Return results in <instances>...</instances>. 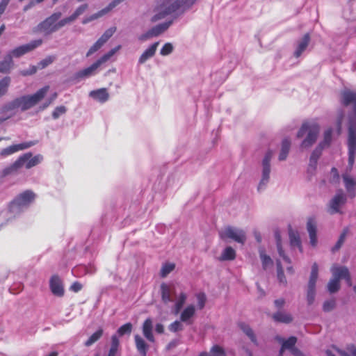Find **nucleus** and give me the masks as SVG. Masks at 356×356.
Instances as JSON below:
<instances>
[{
	"instance_id": "obj_1",
	"label": "nucleus",
	"mask_w": 356,
	"mask_h": 356,
	"mask_svg": "<svg viewBox=\"0 0 356 356\" xmlns=\"http://www.w3.org/2000/svg\"><path fill=\"white\" fill-rule=\"evenodd\" d=\"M49 90V86H46L31 95L19 97L3 106L0 110V114H2V116L0 117V124L12 117L13 115V111L15 108L26 111L33 107L44 97Z\"/></svg>"
},
{
	"instance_id": "obj_2",
	"label": "nucleus",
	"mask_w": 356,
	"mask_h": 356,
	"mask_svg": "<svg viewBox=\"0 0 356 356\" xmlns=\"http://www.w3.org/2000/svg\"><path fill=\"white\" fill-rule=\"evenodd\" d=\"M196 0H159L152 10L150 19L154 23L170 15H181L188 10Z\"/></svg>"
},
{
	"instance_id": "obj_3",
	"label": "nucleus",
	"mask_w": 356,
	"mask_h": 356,
	"mask_svg": "<svg viewBox=\"0 0 356 356\" xmlns=\"http://www.w3.org/2000/svg\"><path fill=\"white\" fill-rule=\"evenodd\" d=\"M341 102L345 106H353V113L349 116L348 142L350 146V163L353 161L354 148L356 142V93L345 90L341 95Z\"/></svg>"
},
{
	"instance_id": "obj_4",
	"label": "nucleus",
	"mask_w": 356,
	"mask_h": 356,
	"mask_svg": "<svg viewBox=\"0 0 356 356\" xmlns=\"http://www.w3.org/2000/svg\"><path fill=\"white\" fill-rule=\"evenodd\" d=\"M61 12H55L49 17L41 22L35 27V33H42L44 35H49L67 25L65 18L61 19Z\"/></svg>"
},
{
	"instance_id": "obj_5",
	"label": "nucleus",
	"mask_w": 356,
	"mask_h": 356,
	"mask_svg": "<svg viewBox=\"0 0 356 356\" xmlns=\"http://www.w3.org/2000/svg\"><path fill=\"white\" fill-rule=\"evenodd\" d=\"M320 131V126L314 120H307L302 123L297 133V138H305L300 144V147L307 149L310 147L316 140Z\"/></svg>"
},
{
	"instance_id": "obj_6",
	"label": "nucleus",
	"mask_w": 356,
	"mask_h": 356,
	"mask_svg": "<svg viewBox=\"0 0 356 356\" xmlns=\"http://www.w3.org/2000/svg\"><path fill=\"white\" fill-rule=\"evenodd\" d=\"M35 194L31 191H26L15 197L8 205V211L14 216L19 215L28 208L33 202Z\"/></svg>"
},
{
	"instance_id": "obj_7",
	"label": "nucleus",
	"mask_w": 356,
	"mask_h": 356,
	"mask_svg": "<svg viewBox=\"0 0 356 356\" xmlns=\"http://www.w3.org/2000/svg\"><path fill=\"white\" fill-rule=\"evenodd\" d=\"M331 272L332 278L327 284V289L330 293H335L339 289V280L341 279H345L348 284L350 285V278L347 268L334 264L331 268Z\"/></svg>"
},
{
	"instance_id": "obj_8",
	"label": "nucleus",
	"mask_w": 356,
	"mask_h": 356,
	"mask_svg": "<svg viewBox=\"0 0 356 356\" xmlns=\"http://www.w3.org/2000/svg\"><path fill=\"white\" fill-rule=\"evenodd\" d=\"M350 146L348 145V164L346 168V171L342 175V180L347 193L346 195L349 197L353 198L356 196V178L351 175L350 172L353 169L356 156V142L355 147L354 148L353 161L351 164L350 163Z\"/></svg>"
},
{
	"instance_id": "obj_9",
	"label": "nucleus",
	"mask_w": 356,
	"mask_h": 356,
	"mask_svg": "<svg viewBox=\"0 0 356 356\" xmlns=\"http://www.w3.org/2000/svg\"><path fill=\"white\" fill-rule=\"evenodd\" d=\"M273 152L268 150L266 154L261 162V178L258 184L257 190L263 191L266 189L270 179L271 165L270 161L273 158Z\"/></svg>"
},
{
	"instance_id": "obj_10",
	"label": "nucleus",
	"mask_w": 356,
	"mask_h": 356,
	"mask_svg": "<svg viewBox=\"0 0 356 356\" xmlns=\"http://www.w3.org/2000/svg\"><path fill=\"white\" fill-rule=\"evenodd\" d=\"M220 236L222 238H231L234 241L244 244L246 241L245 232L241 229L227 227L220 232Z\"/></svg>"
},
{
	"instance_id": "obj_11",
	"label": "nucleus",
	"mask_w": 356,
	"mask_h": 356,
	"mask_svg": "<svg viewBox=\"0 0 356 356\" xmlns=\"http://www.w3.org/2000/svg\"><path fill=\"white\" fill-rule=\"evenodd\" d=\"M347 197L348 196L342 190H339L329 202V213L330 214L341 213V208L346 204Z\"/></svg>"
},
{
	"instance_id": "obj_12",
	"label": "nucleus",
	"mask_w": 356,
	"mask_h": 356,
	"mask_svg": "<svg viewBox=\"0 0 356 356\" xmlns=\"http://www.w3.org/2000/svg\"><path fill=\"white\" fill-rule=\"evenodd\" d=\"M318 275V266L314 263L312 266L311 274L308 282V288L307 293V300L309 305H312L315 298L316 282Z\"/></svg>"
},
{
	"instance_id": "obj_13",
	"label": "nucleus",
	"mask_w": 356,
	"mask_h": 356,
	"mask_svg": "<svg viewBox=\"0 0 356 356\" xmlns=\"http://www.w3.org/2000/svg\"><path fill=\"white\" fill-rule=\"evenodd\" d=\"M17 160L20 161L21 168L25 167L26 169H30L40 163L43 160V156L41 154L33 156L31 153H26L20 156Z\"/></svg>"
},
{
	"instance_id": "obj_14",
	"label": "nucleus",
	"mask_w": 356,
	"mask_h": 356,
	"mask_svg": "<svg viewBox=\"0 0 356 356\" xmlns=\"http://www.w3.org/2000/svg\"><path fill=\"white\" fill-rule=\"evenodd\" d=\"M38 143V140H31L28 142H24L17 145H13L2 149L0 152V155L3 157H6L19 151H22L28 149L32 146H34Z\"/></svg>"
},
{
	"instance_id": "obj_15",
	"label": "nucleus",
	"mask_w": 356,
	"mask_h": 356,
	"mask_svg": "<svg viewBox=\"0 0 356 356\" xmlns=\"http://www.w3.org/2000/svg\"><path fill=\"white\" fill-rule=\"evenodd\" d=\"M42 42V40H37L31 42L29 44H26L22 46H19L13 51H11L8 54H11V58L13 59V57H20L23 56L24 54L32 51L35 48L39 47Z\"/></svg>"
},
{
	"instance_id": "obj_16",
	"label": "nucleus",
	"mask_w": 356,
	"mask_h": 356,
	"mask_svg": "<svg viewBox=\"0 0 356 356\" xmlns=\"http://www.w3.org/2000/svg\"><path fill=\"white\" fill-rule=\"evenodd\" d=\"M177 292V289L175 284L163 283L161 285V298L165 303L173 302Z\"/></svg>"
},
{
	"instance_id": "obj_17",
	"label": "nucleus",
	"mask_w": 356,
	"mask_h": 356,
	"mask_svg": "<svg viewBox=\"0 0 356 356\" xmlns=\"http://www.w3.org/2000/svg\"><path fill=\"white\" fill-rule=\"evenodd\" d=\"M338 353L341 356H356V346L353 344H348L344 350L333 346L332 349L326 351L327 356H336Z\"/></svg>"
},
{
	"instance_id": "obj_18",
	"label": "nucleus",
	"mask_w": 356,
	"mask_h": 356,
	"mask_svg": "<svg viewBox=\"0 0 356 356\" xmlns=\"http://www.w3.org/2000/svg\"><path fill=\"white\" fill-rule=\"evenodd\" d=\"M49 287L52 293L58 297L64 295V286L63 281L58 275H53L49 280Z\"/></svg>"
},
{
	"instance_id": "obj_19",
	"label": "nucleus",
	"mask_w": 356,
	"mask_h": 356,
	"mask_svg": "<svg viewBox=\"0 0 356 356\" xmlns=\"http://www.w3.org/2000/svg\"><path fill=\"white\" fill-rule=\"evenodd\" d=\"M159 44V42H156L151 44L147 49H145L139 57L138 64L143 65L149 59L152 58L155 55Z\"/></svg>"
},
{
	"instance_id": "obj_20",
	"label": "nucleus",
	"mask_w": 356,
	"mask_h": 356,
	"mask_svg": "<svg viewBox=\"0 0 356 356\" xmlns=\"http://www.w3.org/2000/svg\"><path fill=\"white\" fill-rule=\"evenodd\" d=\"M258 252L263 270H267L272 268L273 266V261L267 254L265 248L264 247H259Z\"/></svg>"
},
{
	"instance_id": "obj_21",
	"label": "nucleus",
	"mask_w": 356,
	"mask_h": 356,
	"mask_svg": "<svg viewBox=\"0 0 356 356\" xmlns=\"http://www.w3.org/2000/svg\"><path fill=\"white\" fill-rule=\"evenodd\" d=\"M307 230L309 236V243L312 246L317 245L316 222L313 218H309L307 222Z\"/></svg>"
},
{
	"instance_id": "obj_22",
	"label": "nucleus",
	"mask_w": 356,
	"mask_h": 356,
	"mask_svg": "<svg viewBox=\"0 0 356 356\" xmlns=\"http://www.w3.org/2000/svg\"><path fill=\"white\" fill-rule=\"evenodd\" d=\"M99 66L95 62L93 64H92L90 66L84 68L75 74L76 79H84L88 78L91 76H93L96 74L98 72Z\"/></svg>"
},
{
	"instance_id": "obj_23",
	"label": "nucleus",
	"mask_w": 356,
	"mask_h": 356,
	"mask_svg": "<svg viewBox=\"0 0 356 356\" xmlns=\"http://www.w3.org/2000/svg\"><path fill=\"white\" fill-rule=\"evenodd\" d=\"M89 96L100 103L106 102L109 98V94L106 88L92 90L90 92Z\"/></svg>"
},
{
	"instance_id": "obj_24",
	"label": "nucleus",
	"mask_w": 356,
	"mask_h": 356,
	"mask_svg": "<svg viewBox=\"0 0 356 356\" xmlns=\"http://www.w3.org/2000/svg\"><path fill=\"white\" fill-rule=\"evenodd\" d=\"M310 37L309 34H305L297 44V47L294 51V56L298 58L304 52L309 43Z\"/></svg>"
},
{
	"instance_id": "obj_25",
	"label": "nucleus",
	"mask_w": 356,
	"mask_h": 356,
	"mask_svg": "<svg viewBox=\"0 0 356 356\" xmlns=\"http://www.w3.org/2000/svg\"><path fill=\"white\" fill-rule=\"evenodd\" d=\"M321 154V147H316V149L312 153L309 159V163L308 167L309 173L313 174L315 172L317 166V161Z\"/></svg>"
},
{
	"instance_id": "obj_26",
	"label": "nucleus",
	"mask_w": 356,
	"mask_h": 356,
	"mask_svg": "<svg viewBox=\"0 0 356 356\" xmlns=\"http://www.w3.org/2000/svg\"><path fill=\"white\" fill-rule=\"evenodd\" d=\"M186 298L187 296L183 291H180L178 294L177 293H176V296L174 297V301L175 302L173 308V312L175 314H177L180 312L186 300Z\"/></svg>"
},
{
	"instance_id": "obj_27",
	"label": "nucleus",
	"mask_w": 356,
	"mask_h": 356,
	"mask_svg": "<svg viewBox=\"0 0 356 356\" xmlns=\"http://www.w3.org/2000/svg\"><path fill=\"white\" fill-rule=\"evenodd\" d=\"M195 307L193 305H188L181 313L180 320L182 322L191 324V318L195 315Z\"/></svg>"
},
{
	"instance_id": "obj_28",
	"label": "nucleus",
	"mask_w": 356,
	"mask_h": 356,
	"mask_svg": "<svg viewBox=\"0 0 356 356\" xmlns=\"http://www.w3.org/2000/svg\"><path fill=\"white\" fill-rule=\"evenodd\" d=\"M152 329V321L150 318L146 319L143 325V333L144 337L150 342L154 341Z\"/></svg>"
},
{
	"instance_id": "obj_29",
	"label": "nucleus",
	"mask_w": 356,
	"mask_h": 356,
	"mask_svg": "<svg viewBox=\"0 0 356 356\" xmlns=\"http://www.w3.org/2000/svg\"><path fill=\"white\" fill-rule=\"evenodd\" d=\"M88 8V4H81L71 15L65 17L67 24H71L74 22L80 15H83L87 10Z\"/></svg>"
},
{
	"instance_id": "obj_30",
	"label": "nucleus",
	"mask_w": 356,
	"mask_h": 356,
	"mask_svg": "<svg viewBox=\"0 0 356 356\" xmlns=\"http://www.w3.org/2000/svg\"><path fill=\"white\" fill-rule=\"evenodd\" d=\"M172 23V21L165 22L152 27L150 30L153 35L157 37L164 33L171 26Z\"/></svg>"
},
{
	"instance_id": "obj_31",
	"label": "nucleus",
	"mask_w": 356,
	"mask_h": 356,
	"mask_svg": "<svg viewBox=\"0 0 356 356\" xmlns=\"http://www.w3.org/2000/svg\"><path fill=\"white\" fill-rule=\"evenodd\" d=\"M120 341L116 335L111 337V344L107 356H120Z\"/></svg>"
},
{
	"instance_id": "obj_32",
	"label": "nucleus",
	"mask_w": 356,
	"mask_h": 356,
	"mask_svg": "<svg viewBox=\"0 0 356 356\" xmlns=\"http://www.w3.org/2000/svg\"><path fill=\"white\" fill-rule=\"evenodd\" d=\"M277 339L280 342H282V348L280 351V355H282L283 353V351L286 349L289 350L290 351L292 350V348H294V345L296 343V338L294 337H291L287 340L284 341L282 338L277 337Z\"/></svg>"
},
{
	"instance_id": "obj_33",
	"label": "nucleus",
	"mask_w": 356,
	"mask_h": 356,
	"mask_svg": "<svg viewBox=\"0 0 356 356\" xmlns=\"http://www.w3.org/2000/svg\"><path fill=\"white\" fill-rule=\"evenodd\" d=\"M135 343L138 351L143 355L146 356L147 345L145 340L138 334L135 335Z\"/></svg>"
},
{
	"instance_id": "obj_34",
	"label": "nucleus",
	"mask_w": 356,
	"mask_h": 356,
	"mask_svg": "<svg viewBox=\"0 0 356 356\" xmlns=\"http://www.w3.org/2000/svg\"><path fill=\"white\" fill-rule=\"evenodd\" d=\"M290 243L292 247H298L300 252L302 251L301 241L299 234L297 232L292 229L289 230V232Z\"/></svg>"
},
{
	"instance_id": "obj_35",
	"label": "nucleus",
	"mask_w": 356,
	"mask_h": 356,
	"mask_svg": "<svg viewBox=\"0 0 356 356\" xmlns=\"http://www.w3.org/2000/svg\"><path fill=\"white\" fill-rule=\"evenodd\" d=\"M275 238L277 249L280 257L282 258L283 261H284L287 264L289 265L291 264V259L284 253V251L282 248L281 238L278 233H276Z\"/></svg>"
},
{
	"instance_id": "obj_36",
	"label": "nucleus",
	"mask_w": 356,
	"mask_h": 356,
	"mask_svg": "<svg viewBox=\"0 0 356 356\" xmlns=\"http://www.w3.org/2000/svg\"><path fill=\"white\" fill-rule=\"evenodd\" d=\"M290 146L291 141L289 139L285 138L282 140V147L279 154L280 161H284L286 159L289 152Z\"/></svg>"
},
{
	"instance_id": "obj_37",
	"label": "nucleus",
	"mask_w": 356,
	"mask_h": 356,
	"mask_svg": "<svg viewBox=\"0 0 356 356\" xmlns=\"http://www.w3.org/2000/svg\"><path fill=\"white\" fill-rule=\"evenodd\" d=\"M19 162V161L16 160L13 164L5 168L1 172V177H4L8 175L16 173L19 169H21Z\"/></svg>"
},
{
	"instance_id": "obj_38",
	"label": "nucleus",
	"mask_w": 356,
	"mask_h": 356,
	"mask_svg": "<svg viewBox=\"0 0 356 356\" xmlns=\"http://www.w3.org/2000/svg\"><path fill=\"white\" fill-rule=\"evenodd\" d=\"M273 319L275 321L288 323L292 321V316L289 313L279 311L273 314Z\"/></svg>"
},
{
	"instance_id": "obj_39",
	"label": "nucleus",
	"mask_w": 356,
	"mask_h": 356,
	"mask_svg": "<svg viewBox=\"0 0 356 356\" xmlns=\"http://www.w3.org/2000/svg\"><path fill=\"white\" fill-rule=\"evenodd\" d=\"M13 65L11 54H8L4 60L0 62V72L6 73L10 71Z\"/></svg>"
},
{
	"instance_id": "obj_40",
	"label": "nucleus",
	"mask_w": 356,
	"mask_h": 356,
	"mask_svg": "<svg viewBox=\"0 0 356 356\" xmlns=\"http://www.w3.org/2000/svg\"><path fill=\"white\" fill-rule=\"evenodd\" d=\"M120 48L121 46L118 45V47L112 49L108 53L99 58L95 63L99 67H100L103 63L107 62Z\"/></svg>"
},
{
	"instance_id": "obj_41",
	"label": "nucleus",
	"mask_w": 356,
	"mask_h": 356,
	"mask_svg": "<svg viewBox=\"0 0 356 356\" xmlns=\"http://www.w3.org/2000/svg\"><path fill=\"white\" fill-rule=\"evenodd\" d=\"M120 48L121 46L118 45V47L112 49L108 53L99 58L95 63L99 67H100L103 63L107 62Z\"/></svg>"
},
{
	"instance_id": "obj_42",
	"label": "nucleus",
	"mask_w": 356,
	"mask_h": 356,
	"mask_svg": "<svg viewBox=\"0 0 356 356\" xmlns=\"http://www.w3.org/2000/svg\"><path fill=\"white\" fill-rule=\"evenodd\" d=\"M109 8H108L107 7L98 11L97 13H95V14H92L90 16H88V17H85L83 19V22L82 23L83 24H87V23H89L93 20H95L99 17H103L104 15H105L106 14H107L108 12H109Z\"/></svg>"
},
{
	"instance_id": "obj_43",
	"label": "nucleus",
	"mask_w": 356,
	"mask_h": 356,
	"mask_svg": "<svg viewBox=\"0 0 356 356\" xmlns=\"http://www.w3.org/2000/svg\"><path fill=\"white\" fill-rule=\"evenodd\" d=\"M236 257V252L232 247H227L222 252L220 260H233Z\"/></svg>"
},
{
	"instance_id": "obj_44",
	"label": "nucleus",
	"mask_w": 356,
	"mask_h": 356,
	"mask_svg": "<svg viewBox=\"0 0 356 356\" xmlns=\"http://www.w3.org/2000/svg\"><path fill=\"white\" fill-rule=\"evenodd\" d=\"M277 264V280L280 284H282L283 285H286L287 283L286 279L284 274L283 267L282 265V262L280 259H277L276 261Z\"/></svg>"
},
{
	"instance_id": "obj_45",
	"label": "nucleus",
	"mask_w": 356,
	"mask_h": 356,
	"mask_svg": "<svg viewBox=\"0 0 356 356\" xmlns=\"http://www.w3.org/2000/svg\"><path fill=\"white\" fill-rule=\"evenodd\" d=\"M332 129H328L324 132V138L323 140L316 147H321V151L322 152V149L329 146V145L331 143L332 140Z\"/></svg>"
},
{
	"instance_id": "obj_46",
	"label": "nucleus",
	"mask_w": 356,
	"mask_h": 356,
	"mask_svg": "<svg viewBox=\"0 0 356 356\" xmlns=\"http://www.w3.org/2000/svg\"><path fill=\"white\" fill-rule=\"evenodd\" d=\"M103 334V330L102 329L98 330L95 333H93L90 338L85 342V345L86 346H90L94 343H95L99 339L102 337Z\"/></svg>"
},
{
	"instance_id": "obj_47",
	"label": "nucleus",
	"mask_w": 356,
	"mask_h": 356,
	"mask_svg": "<svg viewBox=\"0 0 356 356\" xmlns=\"http://www.w3.org/2000/svg\"><path fill=\"white\" fill-rule=\"evenodd\" d=\"M10 83V78L8 76L0 80V97L6 93Z\"/></svg>"
},
{
	"instance_id": "obj_48",
	"label": "nucleus",
	"mask_w": 356,
	"mask_h": 356,
	"mask_svg": "<svg viewBox=\"0 0 356 356\" xmlns=\"http://www.w3.org/2000/svg\"><path fill=\"white\" fill-rule=\"evenodd\" d=\"M207 355L208 356H225V353L224 349L222 347H220L218 345H214L211 348L209 354L207 353Z\"/></svg>"
},
{
	"instance_id": "obj_49",
	"label": "nucleus",
	"mask_w": 356,
	"mask_h": 356,
	"mask_svg": "<svg viewBox=\"0 0 356 356\" xmlns=\"http://www.w3.org/2000/svg\"><path fill=\"white\" fill-rule=\"evenodd\" d=\"M175 265L172 263H166L163 265L161 269V276L166 277L170 273L175 269Z\"/></svg>"
},
{
	"instance_id": "obj_50",
	"label": "nucleus",
	"mask_w": 356,
	"mask_h": 356,
	"mask_svg": "<svg viewBox=\"0 0 356 356\" xmlns=\"http://www.w3.org/2000/svg\"><path fill=\"white\" fill-rule=\"evenodd\" d=\"M131 330H132V324L131 323H127L119 327V329L118 330V334L120 336H123L124 334H131Z\"/></svg>"
},
{
	"instance_id": "obj_51",
	"label": "nucleus",
	"mask_w": 356,
	"mask_h": 356,
	"mask_svg": "<svg viewBox=\"0 0 356 356\" xmlns=\"http://www.w3.org/2000/svg\"><path fill=\"white\" fill-rule=\"evenodd\" d=\"M174 49L172 44L170 42L165 43L160 51V54L161 56H168L170 54Z\"/></svg>"
},
{
	"instance_id": "obj_52",
	"label": "nucleus",
	"mask_w": 356,
	"mask_h": 356,
	"mask_svg": "<svg viewBox=\"0 0 356 356\" xmlns=\"http://www.w3.org/2000/svg\"><path fill=\"white\" fill-rule=\"evenodd\" d=\"M343 118H344V113L341 111H339L337 113V120H336L337 131L338 134H341V128H342V122H343Z\"/></svg>"
},
{
	"instance_id": "obj_53",
	"label": "nucleus",
	"mask_w": 356,
	"mask_h": 356,
	"mask_svg": "<svg viewBox=\"0 0 356 356\" xmlns=\"http://www.w3.org/2000/svg\"><path fill=\"white\" fill-rule=\"evenodd\" d=\"M241 327L243 332L250 337L251 341L254 343H256V339L252 329L248 325L244 324L241 325Z\"/></svg>"
},
{
	"instance_id": "obj_54",
	"label": "nucleus",
	"mask_w": 356,
	"mask_h": 356,
	"mask_svg": "<svg viewBox=\"0 0 356 356\" xmlns=\"http://www.w3.org/2000/svg\"><path fill=\"white\" fill-rule=\"evenodd\" d=\"M182 321H175L169 325V330L171 332H176L184 329V326L181 323Z\"/></svg>"
},
{
	"instance_id": "obj_55",
	"label": "nucleus",
	"mask_w": 356,
	"mask_h": 356,
	"mask_svg": "<svg viewBox=\"0 0 356 356\" xmlns=\"http://www.w3.org/2000/svg\"><path fill=\"white\" fill-rule=\"evenodd\" d=\"M67 109L64 106H57L52 113L54 119H58L60 115L65 113Z\"/></svg>"
},
{
	"instance_id": "obj_56",
	"label": "nucleus",
	"mask_w": 356,
	"mask_h": 356,
	"mask_svg": "<svg viewBox=\"0 0 356 356\" xmlns=\"http://www.w3.org/2000/svg\"><path fill=\"white\" fill-rule=\"evenodd\" d=\"M197 301V308L202 309L204 308L206 302V296L204 293H200L196 295Z\"/></svg>"
},
{
	"instance_id": "obj_57",
	"label": "nucleus",
	"mask_w": 356,
	"mask_h": 356,
	"mask_svg": "<svg viewBox=\"0 0 356 356\" xmlns=\"http://www.w3.org/2000/svg\"><path fill=\"white\" fill-rule=\"evenodd\" d=\"M54 60V58L53 56H48V57L45 58L44 59H43L42 60H41L38 64V67L39 69H43L44 67H46L47 66H48L51 63H53Z\"/></svg>"
},
{
	"instance_id": "obj_58",
	"label": "nucleus",
	"mask_w": 356,
	"mask_h": 356,
	"mask_svg": "<svg viewBox=\"0 0 356 356\" xmlns=\"http://www.w3.org/2000/svg\"><path fill=\"white\" fill-rule=\"evenodd\" d=\"M103 45L97 40L88 50L86 56L89 57L98 51Z\"/></svg>"
},
{
	"instance_id": "obj_59",
	"label": "nucleus",
	"mask_w": 356,
	"mask_h": 356,
	"mask_svg": "<svg viewBox=\"0 0 356 356\" xmlns=\"http://www.w3.org/2000/svg\"><path fill=\"white\" fill-rule=\"evenodd\" d=\"M335 306V301L334 300H330L325 301L323 304V309L325 312L331 311Z\"/></svg>"
},
{
	"instance_id": "obj_60",
	"label": "nucleus",
	"mask_w": 356,
	"mask_h": 356,
	"mask_svg": "<svg viewBox=\"0 0 356 356\" xmlns=\"http://www.w3.org/2000/svg\"><path fill=\"white\" fill-rule=\"evenodd\" d=\"M38 66L31 65L29 67V69L26 70H23L21 72V74L23 76L31 75L36 72L38 70Z\"/></svg>"
},
{
	"instance_id": "obj_61",
	"label": "nucleus",
	"mask_w": 356,
	"mask_h": 356,
	"mask_svg": "<svg viewBox=\"0 0 356 356\" xmlns=\"http://www.w3.org/2000/svg\"><path fill=\"white\" fill-rule=\"evenodd\" d=\"M154 37V36L153 35V33H152L151 30L149 29L146 33L140 35L138 37V40L142 41V42H145V41H147V40H149V39H151V38H152Z\"/></svg>"
},
{
	"instance_id": "obj_62",
	"label": "nucleus",
	"mask_w": 356,
	"mask_h": 356,
	"mask_svg": "<svg viewBox=\"0 0 356 356\" xmlns=\"http://www.w3.org/2000/svg\"><path fill=\"white\" fill-rule=\"evenodd\" d=\"M116 31L115 27H111L108 29H107L104 33L103 36L108 40L114 34V33Z\"/></svg>"
},
{
	"instance_id": "obj_63",
	"label": "nucleus",
	"mask_w": 356,
	"mask_h": 356,
	"mask_svg": "<svg viewBox=\"0 0 356 356\" xmlns=\"http://www.w3.org/2000/svg\"><path fill=\"white\" fill-rule=\"evenodd\" d=\"M82 287L83 286L81 283L75 282L71 285L70 290L74 292H78L81 290Z\"/></svg>"
},
{
	"instance_id": "obj_64",
	"label": "nucleus",
	"mask_w": 356,
	"mask_h": 356,
	"mask_svg": "<svg viewBox=\"0 0 356 356\" xmlns=\"http://www.w3.org/2000/svg\"><path fill=\"white\" fill-rule=\"evenodd\" d=\"M10 0H1L0 3V16L4 12L6 6L9 3Z\"/></svg>"
}]
</instances>
